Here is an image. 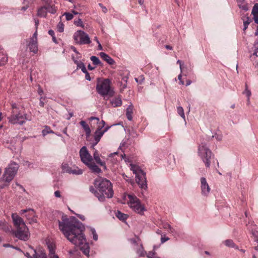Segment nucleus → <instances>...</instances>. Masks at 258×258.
Instances as JSON below:
<instances>
[{
	"instance_id": "ea45409f",
	"label": "nucleus",
	"mask_w": 258,
	"mask_h": 258,
	"mask_svg": "<svg viewBox=\"0 0 258 258\" xmlns=\"http://www.w3.org/2000/svg\"><path fill=\"white\" fill-rule=\"evenodd\" d=\"M130 241L132 243L135 244V245H141V239L139 238V237H137L136 238H132L130 239Z\"/></svg>"
},
{
	"instance_id": "49530a36",
	"label": "nucleus",
	"mask_w": 258,
	"mask_h": 258,
	"mask_svg": "<svg viewBox=\"0 0 258 258\" xmlns=\"http://www.w3.org/2000/svg\"><path fill=\"white\" fill-rule=\"evenodd\" d=\"M74 24L77 26L81 27L82 28L84 27V25L81 19H79L78 20L75 21Z\"/></svg>"
},
{
	"instance_id": "052dcab7",
	"label": "nucleus",
	"mask_w": 258,
	"mask_h": 258,
	"mask_svg": "<svg viewBox=\"0 0 258 258\" xmlns=\"http://www.w3.org/2000/svg\"><path fill=\"white\" fill-rule=\"evenodd\" d=\"M54 196L56 198H60L61 197V194L59 190H56L54 192Z\"/></svg>"
},
{
	"instance_id": "a19ab883",
	"label": "nucleus",
	"mask_w": 258,
	"mask_h": 258,
	"mask_svg": "<svg viewBox=\"0 0 258 258\" xmlns=\"http://www.w3.org/2000/svg\"><path fill=\"white\" fill-rule=\"evenodd\" d=\"M48 34L52 37V41H53V42H54L56 44H57L58 42L57 41L56 38L55 36L54 31L52 30H49L48 31Z\"/></svg>"
},
{
	"instance_id": "c03bdc74",
	"label": "nucleus",
	"mask_w": 258,
	"mask_h": 258,
	"mask_svg": "<svg viewBox=\"0 0 258 258\" xmlns=\"http://www.w3.org/2000/svg\"><path fill=\"white\" fill-rule=\"evenodd\" d=\"M57 30L59 32H62L64 30V25L61 22H59L57 26Z\"/></svg>"
},
{
	"instance_id": "c85d7f7f",
	"label": "nucleus",
	"mask_w": 258,
	"mask_h": 258,
	"mask_svg": "<svg viewBox=\"0 0 258 258\" xmlns=\"http://www.w3.org/2000/svg\"><path fill=\"white\" fill-rule=\"evenodd\" d=\"M162 227L164 229H166L169 233H173L174 231V229L168 223H162Z\"/></svg>"
},
{
	"instance_id": "7ed1b4c3",
	"label": "nucleus",
	"mask_w": 258,
	"mask_h": 258,
	"mask_svg": "<svg viewBox=\"0 0 258 258\" xmlns=\"http://www.w3.org/2000/svg\"><path fill=\"white\" fill-rule=\"evenodd\" d=\"M79 154L81 161L87 166L93 172L95 173L101 172V169L94 163L91 155L85 146L80 149Z\"/></svg>"
},
{
	"instance_id": "f03ea898",
	"label": "nucleus",
	"mask_w": 258,
	"mask_h": 258,
	"mask_svg": "<svg viewBox=\"0 0 258 258\" xmlns=\"http://www.w3.org/2000/svg\"><path fill=\"white\" fill-rule=\"evenodd\" d=\"M94 184L96 189H95L93 186H91L89 190L94 194L99 201L103 202L105 197L111 198L113 197V191L109 180L99 177L94 180Z\"/></svg>"
},
{
	"instance_id": "0e129e2a",
	"label": "nucleus",
	"mask_w": 258,
	"mask_h": 258,
	"mask_svg": "<svg viewBox=\"0 0 258 258\" xmlns=\"http://www.w3.org/2000/svg\"><path fill=\"white\" fill-rule=\"evenodd\" d=\"M154 253L153 252H149L148 253L147 256L149 258H153L154 257Z\"/></svg>"
},
{
	"instance_id": "6e6552de",
	"label": "nucleus",
	"mask_w": 258,
	"mask_h": 258,
	"mask_svg": "<svg viewBox=\"0 0 258 258\" xmlns=\"http://www.w3.org/2000/svg\"><path fill=\"white\" fill-rule=\"evenodd\" d=\"M9 123L12 124H24L26 120H30L26 113H23L20 111L12 110L11 115L8 117Z\"/></svg>"
},
{
	"instance_id": "a18cd8bd",
	"label": "nucleus",
	"mask_w": 258,
	"mask_h": 258,
	"mask_svg": "<svg viewBox=\"0 0 258 258\" xmlns=\"http://www.w3.org/2000/svg\"><path fill=\"white\" fill-rule=\"evenodd\" d=\"M90 231L91 232V233L93 235V239L95 240H97L98 239V235L96 232L95 229L91 228Z\"/></svg>"
},
{
	"instance_id": "5701e85b",
	"label": "nucleus",
	"mask_w": 258,
	"mask_h": 258,
	"mask_svg": "<svg viewBox=\"0 0 258 258\" xmlns=\"http://www.w3.org/2000/svg\"><path fill=\"white\" fill-rule=\"evenodd\" d=\"M80 124L82 126L83 128L84 129V131L86 133V135L87 137H88L90 136V133H91V130L90 128V127L89 125L87 124L86 121L84 120H82L80 122Z\"/></svg>"
},
{
	"instance_id": "20e7f679",
	"label": "nucleus",
	"mask_w": 258,
	"mask_h": 258,
	"mask_svg": "<svg viewBox=\"0 0 258 258\" xmlns=\"http://www.w3.org/2000/svg\"><path fill=\"white\" fill-rule=\"evenodd\" d=\"M111 81L109 79H98L96 85V91L102 96H112L114 92L111 87Z\"/></svg>"
},
{
	"instance_id": "f8f14e48",
	"label": "nucleus",
	"mask_w": 258,
	"mask_h": 258,
	"mask_svg": "<svg viewBox=\"0 0 258 258\" xmlns=\"http://www.w3.org/2000/svg\"><path fill=\"white\" fill-rule=\"evenodd\" d=\"M30 251L27 252L25 255L28 258H47L45 252L43 250L36 251V250L32 247H30Z\"/></svg>"
},
{
	"instance_id": "a211bd4d",
	"label": "nucleus",
	"mask_w": 258,
	"mask_h": 258,
	"mask_svg": "<svg viewBox=\"0 0 258 258\" xmlns=\"http://www.w3.org/2000/svg\"><path fill=\"white\" fill-rule=\"evenodd\" d=\"M100 56L109 64H113L114 60L106 53L101 52L99 53Z\"/></svg>"
},
{
	"instance_id": "f3484780",
	"label": "nucleus",
	"mask_w": 258,
	"mask_h": 258,
	"mask_svg": "<svg viewBox=\"0 0 258 258\" xmlns=\"http://www.w3.org/2000/svg\"><path fill=\"white\" fill-rule=\"evenodd\" d=\"M93 157L96 162L99 164L100 166L104 167V168H106L105 163L104 162L102 161L99 156V154L97 150L95 149V151L93 153Z\"/></svg>"
},
{
	"instance_id": "f257e3e1",
	"label": "nucleus",
	"mask_w": 258,
	"mask_h": 258,
	"mask_svg": "<svg viewBox=\"0 0 258 258\" xmlns=\"http://www.w3.org/2000/svg\"><path fill=\"white\" fill-rule=\"evenodd\" d=\"M59 229L65 237L73 244L80 247L81 250L89 256L90 248L83 233L85 227L82 223L74 217L68 218L63 214L61 221H58Z\"/></svg>"
},
{
	"instance_id": "9d476101",
	"label": "nucleus",
	"mask_w": 258,
	"mask_h": 258,
	"mask_svg": "<svg viewBox=\"0 0 258 258\" xmlns=\"http://www.w3.org/2000/svg\"><path fill=\"white\" fill-rule=\"evenodd\" d=\"M73 38L77 44H89L91 43L89 35L82 30L76 31L74 34Z\"/></svg>"
},
{
	"instance_id": "a878e982",
	"label": "nucleus",
	"mask_w": 258,
	"mask_h": 258,
	"mask_svg": "<svg viewBox=\"0 0 258 258\" xmlns=\"http://www.w3.org/2000/svg\"><path fill=\"white\" fill-rule=\"evenodd\" d=\"M48 248L49 249V257L52 256L53 255H56L55 253V246L52 242H48L47 243Z\"/></svg>"
},
{
	"instance_id": "4c0bfd02",
	"label": "nucleus",
	"mask_w": 258,
	"mask_h": 258,
	"mask_svg": "<svg viewBox=\"0 0 258 258\" xmlns=\"http://www.w3.org/2000/svg\"><path fill=\"white\" fill-rule=\"evenodd\" d=\"M137 253L140 256L145 255L146 252L143 248L142 244H141L140 247L137 250Z\"/></svg>"
},
{
	"instance_id": "13d9d810",
	"label": "nucleus",
	"mask_w": 258,
	"mask_h": 258,
	"mask_svg": "<svg viewBox=\"0 0 258 258\" xmlns=\"http://www.w3.org/2000/svg\"><path fill=\"white\" fill-rule=\"evenodd\" d=\"M38 94L42 96V94H43V89L40 87V86H39L38 89Z\"/></svg>"
},
{
	"instance_id": "cd10ccee",
	"label": "nucleus",
	"mask_w": 258,
	"mask_h": 258,
	"mask_svg": "<svg viewBox=\"0 0 258 258\" xmlns=\"http://www.w3.org/2000/svg\"><path fill=\"white\" fill-rule=\"evenodd\" d=\"M8 61V57L7 55L0 50V66L4 65Z\"/></svg>"
},
{
	"instance_id": "5fc2aeb1",
	"label": "nucleus",
	"mask_w": 258,
	"mask_h": 258,
	"mask_svg": "<svg viewBox=\"0 0 258 258\" xmlns=\"http://www.w3.org/2000/svg\"><path fill=\"white\" fill-rule=\"evenodd\" d=\"M31 40L37 41V30L33 34L32 37L30 38Z\"/></svg>"
},
{
	"instance_id": "c756f323",
	"label": "nucleus",
	"mask_w": 258,
	"mask_h": 258,
	"mask_svg": "<svg viewBox=\"0 0 258 258\" xmlns=\"http://www.w3.org/2000/svg\"><path fill=\"white\" fill-rule=\"evenodd\" d=\"M115 215L117 218H118L119 220L122 221L125 220L128 217L127 215L122 213L121 212L119 211H117L116 212Z\"/></svg>"
},
{
	"instance_id": "9b49d317",
	"label": "nucleus",
	"mask_w": 258,
	"mask_h": 258,
	"mask_svg": "<svg viewBox=\"0 0 258 258\" xmlns=\"http://www.w3.org/2000/svg\"><path fill=\"white\" fill-rule=\"evenodd\" d=\"M13 233L17 238L24 241L28 240L30 236L29 229L27 226L16 229V230L13 231Z\"/></svg>"
},
{
	"instance_id": "473e14b6",
	"label": "nucleus",
	"mask_w": 258,
	"mask_h": 258,
	"mask_svg": "<svg viewBox=\"0 0 258 258\" xmlns=\"http://www.w3.org/2000/svg\"><path fill=\"white\" fill-rule=\"evenodd\" d=\"M70 174H76V175H80L83 173V170L78 167H74V169H72L70 172Z\"/></svg>"
},
{
	"instance_id": "e433bc0d",
	"label": "nucleus",
	"mask_w": 258,
	"mask_h": 258,
	"mask_svg": "<svg viewBox=\"0 0 258 258\" xmlns=\"http://www.w3.org/2000/svg\"><path fill=\"white\" fill-rule=\"evenodd\" d=\"M1 229L6 232L10 231L11 226L7 223H2L0 224Z\"/></svg>"
},
{
	"instance_id": "423d86ee",
	"label": "nucleus",
	"mask_w": 258,
	"mask_h": 258,
	"mask_svg": "<svg viewBox=\"0 0 258 258\" xmlns=\"http://www.w3.org/2000/svg\"><path fill=\"white\" fill-rule=\"evenodd\" d=\"M198 153L203 162L205 163L206 168H210L211 160L213 155L205 143H202L199 146Z\"/></svg>"
},
{
	"instance_id": "bf43d9fd",
	"label": "nucleus",
	"mask_w": 258,
	"mask_h": 258,
	"mask_svg": "<svg viewBox=\"0 0 258 258\" xmlns=\"http://www.w3.org/2000/svg\"><path fill=\"white\" fill-rule=\"evenodd\" d=\"M253 16L255 23L258 24V13L256 14H253Z\"/></svg>"
},
{
	"instance_id": "680f3d73",
	"label": "nucleus",
	"mask_w": 258,
	"mask_h": 258,
	"mask_svg": "<svg viewBox=\"0 0 258 258\" xmlns=\"http://www.w3.org/2000/svg\"><path fill=\"white\" fill-rule=\"evenodd\" d=\"M169 239V238L166 237H162L161 238V241L162 243H164L165 242L168 241Z\"/></svg>"
},
{
	"instance_id": "72a5a7b5",
	"label": "nucleus",
	"mask_w": 258,
	"mask_h": 258,
	"mask_svg": "<svg viewBox=\"0 0 258 258\" xmlns=\"http://www.w3.org/2000/svg\"><path fill=\"white\" fill-rule=\"evenodd\" d=\"M62 170L63 172H67L70 173L72 168L70 167L67 163H62L61 164Z\"/></svg>"
},
{
	"instance_id": "864d4df0",
	"label": "nucleus",
	"mask_w": 258,
	"mask_h": 258,
	"mask_svg": "<svg viewBox=\"0 0 258 258\" xmlns=\"http://www.w3.org/2000/svg\"><path fill=\"white\" fill-rule=\"evenodd\" d=\"M244 93L246 94V96L248 98V100L249 99V97L251 95V92L250 90H248L247 88H246L245 91H244Z\"/></svg>"
},
{
	"instance_id": "f704fd0d",
	"label": "nucleus",
	"mask_w": 258,
	"mask_h": 258,
	"mask_svg": "<svg viewBox=\"0 0 258 258\" xmlns=\"http://www.w3.org/2000/svg\"><path fill=\"white\" fill-rule=\"evenodd\" d=\"M238 6L240 9H241L244 11H247L248 9L247 4L243 1L238 2Z\"/></svg>"
},
{
	"instance_id": "1a4fd4ad",
	"label": "nucleus",
	"mask_w": 258,
	"mask_h": 258,
	"mask_svg": "<svg viewBox=\"0 0 258 258\" xmlns=\"http://www.w3.org/2000/svg\"><path fill=\"white\" fill-rule=\"evenodd\" d=\"M19 167L18 164L14 162H11L5 169L2 177L3 180L7 182L12 181L17 173Z\"/></svg>"
},
{
	"instance_id": "393cba45",
	"label": "nucleus",
	"mask_w": 258,
	"mask_h": 258,
	"mask_svg": "<svg viewBox=\"0 0 258 258\" xmlns=\"http://www.w3.org/2000/svg\"><path fill=\"white\" fill-rule=\"evenodd\" d=\"M134 106L132 104L130 105L126 110V116L129 120H132L133 119L132 114L133 113Z\"/></svg>"
},
{
	"instance_id": "4468645a",
	"label": "nucleus",
	"mask_w": 258,
	"mask_h": 258,
	"mask_svg": "<svg viewBox=\"0 0 258 258\" xmlns=\"http://www.w3.org/2000/svg\"><path fill=\"white\" fill-rule=\"evenodd\" d=\"M201 188L202 194L207 196L210 191V188L205 177L201 178Z\"/></svg>"
},
{
	"instance_id": "7c9ffc66",
	"label": "nucleus",
	"mask_w": 258,
	"mask_h": 258,
	"mask_svg": "<svg viewBox=\"0 0 258 258\" xmlns=\"http://www.w3.org/2000/svg\"><path fill=\"white\" fill-rule=\"evenodd\" d=\"M242 19L243 21V25H244L243 30L245 31L248 27V26L249 24V23H250L251 20L247 16H244L242 17Z\"/></svg>"
},
{
	"instance_id": "de8ad7c7",
	"label": "nucleus",
	"mask_w": 258,
	"mask_h": 258,
	"mask_svg": "<svg viewBox=\"0 0 258 258\" xmlns=\"http://www.w3.org/2000/svg\"><path fill=\"white\" fill-rule=\"evenodd\" d=\"M66 16V19L67 21H70L73 18V15L70 13H65L64 15Z\"/></svg>"
},
{
	"instance_id": "aec40b11",
	"label": "nucleus",
	"mask_w": 258,
	"mask_h": 258,
	"mask_svg": "<svg viewBox=\"0 0 258 258\" xmlns=\"http://www.w3.org/2000/svg\"><path fill=\"white\" fill-rule=\"evenodd\" d=\"M25 213H27L25 215V217L27 218V219H28V218H30L32 216H34L35 215V211H34V210L32 209L22 210L20 211V214L21 215H22Z\"/></svg>"
},
{
	"instance_id": "bb28decb",
	"label": "nucleus",
	"mask_w": 258,
	"mask_h": 258,
	"mask_svg": "<svg viewBox=\"0 0 258 258\" xmlns=\"http://www.w3.org/2000/svg\"><path fill=\"white\" fill-rule=\"evenodd\" d=\"M72 59L74 60L75 63L77 64V69H80L83 73L86 72L87 70L83 62L75 60L74 56H72Z\"/></svg>"
},
{
	"instance_id": "79ce46f5",
	"label": "nucleus",
	"mask_w": 258,
	"mask_h": 258,
	"mask_svg": "<svg viewBox=\"0 0 258 258\" xmlns=\"http://www.w3.org/2000/svg\"><path fill=\"white\" fill-rule=\"evenodd\" d=\"M27 220L29 221V223L31 224L36 223L37 222L36 214L34 216H32L30 218H28Z\"/></svg>"
},
{
	"instance_id": "b1692460",
	"label": "nucleus",
	"mask_w": 258,
	"mask_h": 258,
	"mask_svg": "<svg viewBox=\"0 0 258 258\" xmlns=\"http://www.w3.org/2000/svg\"><path fill=\"white\" fill-rule=\"evenodd\" d=\"M46 7L43 6L39 8L37 10V16L40 17H46L47 16Z\"/></svg>"
},
{
	"instance_id": "4be33fe9",
	"label": "nucleus",
	"mask_w": 258,
	"mask_h": 258,
	"mask_svg": "<svg viewBox=\"0 0 258 258\" xmlns=\"http://www.w3.org/2000/svg\"><path fill=\"white\" fill-rule=\"evenodd\" d=\"M110 102L111 105L114 107L120 106L122 104L121 99L119 96L112 99L110 100Z\"/></svg>"
},
{
	"instance_id": "2f4dec72",
	"label": "nucleus",
	"mask_w": 258,
	"mask_h": 258,
	"mask_svg": "<svg viewBox=\"0 0 258 258\" xmlns=\"http://www.w3.org/2000/svg\"><path fill=\"white\" fill-rule=\"evenodd\" d=\"M91 60L95 66H101L102 63L99 59L96 56H92L90 57Z\"/></svg>"
},
{
	"instance_id": "0eeeda50",
	"label": "nucleus",
	"mask_w": 258,
	"mask_h": 258,
	"mask_svg": "<svg viewBox=\"0 0 258 258\" xmlns=\"http://www.w3.org/2000/svg\"><path fill=\"white\" fill-rule=\"evenodd\" d=\"M131 170L136 175V181L142 189L147 188L146 173L137 165L131 164Z\"/></svg>"
},
{
	"instance_id": "774afa93",
	"label": "nucleus",
	"mask_w": 258,
	"mask_h": 258,
	"mask_svg": "<svg viewBox=\"0 0 258 258\" xmlns=\"http://www.w3.org/2000/svg\"><path fill=\"white\" fill-rule=\"evenodd\" d=\"M165 48L167 49H169V50H172L173 48L172 46L169 45H165Z\"/></svg>"
},
{
	"instance_id": "412c9836",
	"label": "nucleus",
	"mask_w": 258,
	"mask_h": 258,
	"mask_svg": "<svg viewBox=\"0 0 258 258\" xmlns=\"http://www.w3.org/2000/svg\"><path fill=\"white\" fill-rule=\"evenodd\" d=\"M45 3L47 4V6H46L47 12H49L52 14H55L56 12L57 9L54 5H50V1L46 0Z\"/></svg>"
},
{
	"instance_id": "4d7b16f0",
	"label": "nucleus",
	"mask_w": 258,
	"mask_h": 258,
	"mask_svg": "<svg viewBox=\"0 0 258 258\" xmlns=\"http://www.w3.org/2000/svg\"><path fill=\"white\" fill-rule=\"evenodd\" d=\"M84 73L85 74V79L88 81H90L91 77L89 75V74L87 72V71H86V72H85V73Z\"/></svg>"
},
{
	"instance_id": "3c124183",
	"label": "nucleus",
	"mask_w": 258,
	"mask_h": 258,
	"mask_svg": "<svg viewBox=\"0 0 258 258\" xmlns=\"http://www.w3.org/2000/svg\"><path fill=\"white\" fill-rule=\"evenodd\" d=\"M144 77L143 75H141L139 76L138 78L135 79L137 83H139L140 84H142L144 82Z\"/></svg>"
},
{
	"instance_id": "39448f33",
	"label": "nucleus",
	"mask_w": 258,
	"mask_h": 258,
	"mask_svg": "<svg viewBox=\"0 0 258 258\" xmlns=\"http://www.w3.org/2000/svg\"><path fill=\"white\" fill-rule=\"evenodd\" d=\"M123 198L134 211L141 215L143 214L146 209L144 206L141 205L140 200L136 196L125 194L123 196Z\"/></svg>"
},
{
	"instance_id": "338daca9",
	"label": "nucleus",
	"mask_w": 258,
	"mask_h": 258,
	"mask_svg": "<svg viewBox=\"0 0 258 258\" xmlns=\"http://www.w3.org/2000/svg\"><path fill=\"white\" fill-rule=\"evenodd\" d=\"M71 49H72V50H73V51H74L75 52H76V53H77V54H78V53H79L78 51H77V50L76 48L74 46H72V47H71Z\"/></svg>"
},
{
	"instance_id": "dca6fc26",
	"label": "nucleus",
	"mask_w": 258,
	"mask_h": 258,
	"mask_svg": "<svg viewBox=\"0 0 258 258\" xmlns=\"http://www.w3.org/2000/svg\"><path fill=\"white\" fill-rule=\"evenodd\" d=\"M28 47L31 52H32L34 53H36L38 50L37 41L30 39V42L28 44Z\"/></svg>"
},
{
	"instance_id": "603ef678",
	"label": "nucleus",
	"mask_w": 258,
	"mask_h": 258,
	"mask_svg": "<svg viewBox=\"0 0 258 258\" xmlns=\"http://www.w3.org/2000/svg\"><path fill=\"white\" fill-rule=\"evenodd\" d=\"M44 100H45V97H43V96H41L39 98V101H40L39 105L42 107H44V104H45V103L44 102Z\"/></svg>"
},
{
	"instance_id": "58836bf2",
	"label": "nucleus",
	"mask_w": 258,
	"mask_h": 258,
	"mask_svg": "<svg viewBox=\"0 0 258 258\" xmlns=\"http://www.w3.org/2000/svg\"><path fill=\"white\" fill-rule=\"evenodd\" d=\"M177 111L178 114L184 119H185V115L184 110L181 106H178L177 108Z\"/></svg>"
},
{
	"instance_id": "6ab92c4d",
	"label": "nucleus",
	"mask_w": 258,
	"mask_h": 258,
	"mask_svg": "<svg viewBox=\"0 0 258 258\" xmlns=\"http://www.w3.org/2000/svg\"><path fill=\"white\" fill-rule=\"evenodd\" d=\"M89 120L90 121L95 120L98 124L97 130H99L100 131H102V128L104 127L105 124V122L104 120H102L100 121L99 118L96 117H91L89 118Z\"/></svg>"
},
{
	"instance_id": "37998d69",
	"label": "nucleus",
	"mask_w": 258,
	"mask_h": 258,
	"mask_svg": "<svg viewBox=\"0 0 258 258\" xmlns=\"http://www.w3.org/2000/svg\"><path fill=\"white\" fill-rule=\"evenodd\" d=\"M49 133H54V132L48 126H46L45 128L42 131L43 136H45Z\"/></svg>"
},
{
	"instance_id": "09e8293b",
	"label": "nucleus",
	"mask_w": 258,
	"mask_h": 258,
	"mask_svg": "<svg viewBox=\"0 0 258 258\" xmlns=\"http://www.w3.org/2000/svg\"><path fill=\"white\" fill-rule=\"evenodd\" d=\"M114 156H118V153L117 152H114L113 153H111L109 155V158L111 160H112V162L113 163H115V162H116L117 161V158L113 159V160L111 159V158L113 157Z\"/></svg>"
},
{
	"instance_id": "6e6d98bb",
	"label": "nucleus",
	"mask_w": 258,
	"mask_h": 258,
	"mask_svg": "<svg viewBox=\"0 0 258 258\" xmlns=\"http://www.w3.org/2000/svg\"><path fill=\"white\" fill-rule=\"evenodd\" d=\"M252 235L255 237V240L258 241V232L256 231H254L252 232Z\"/></svg>"
},
{
	"instance_id": "2eb2a0df",
	"label": "nucleus",
	"mask_w": 258,
	"mask_h": 258,
	"mask_svg": "<svg viewBox=\"0 0 258 258\" xmlns=\"http://www.w3.org/2000/svg\"><path fill=\"white\" fill-rule=\"evenodd\" d=\"M109 128V127H107L103 131H100L99 130H97L96 131L94 134L95 142L92 144L93 148H94V147L98 144L103 135L108 130Z\"/></svg>"
},
{
	"instance_id": "c9c22d12",
	"label": "nucleus",
	"mask_w": 258,
	"mask_h": 258,
	"mask_svg": "<svg viewBox=\"0 0 258 258\" xmlns=\"http://www.w3.org/2000/svg\"><path fill=\"white\" fill-rule=\"evenodd\" d=\"M225 245L230 247H234L235 248H237V247L235 246V244L234 243L233 240L231 239H227L224 241V242Z\"/></svg>"
},
{
	"instance_id": "ddd939ff",
	"label": "nucleus",
	"mask_w": 258,
	"mask_h": 258,
	"mask_svg": "<svg viewBox=\"0 0 258 258\" xmlns=\"http://www.w3.org/2000/svg\"><path fill=\"white\" fill-rule=\"evenodd\" d=\"M12 218L16 229L21 227H24V226H26L23 219L20 217L17 213H13L12 214Z\"/></svg>"
},
{
	"instance_id": "8fccbe9b",
	"label": "nucleus",
	"mask_w": 258,
	"mask_h": 258,
	"mask_svg": "<svg viewBox=\"0 0 258 258\" xmlns=\"http://www.w3.org/2000/svg\"><path fill=\"white\" fill-rule=\"evenodd\" d=\"M256 14H258V4H254L252 10V15Z\"/></svg>"
},
{
	"instance_id": "69168bd1",
	"label": "nucleus",
	"mask_w": 258,
	"mask_h": 258,
	"mask_svg": "<svg viewBox=\"0 0 258 258\" xmlns=\"http://www.w3.org/2000/svg\"><path fill=\"white\" fill-rule=\"evenodd\" d=\"M99 6L102 8V11L104 13H106L107 12V9L105 7L103 6L101 4H99Z\"/></svg>"
},
{
	"instance_id": "e2e57ef3",
	"label": "nucleus",
	"mask_w": 258,
	"mask_h": 258,
	"mask_svg": "<svg viewBox=\"0 0 258 258\" xmlns=\"http://www.w3.org/2000/svg\"><path fill=\"white\" fill-rule=\"evenodd\" d=\"M34 21L35 22V26L37 29L39 24V20L37 18H34Z\"/></svg>"
}]
</instances>
